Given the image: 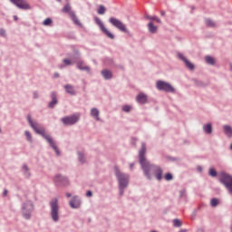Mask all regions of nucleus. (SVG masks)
Returning a JSON list of instances; mask_svg holds the SVG:
<instances>
[{"instance_id": "obj_1", "label": "nucleus", "mask_w": 232, "mask_h": 232, "mask_svg": "<svg viewBox=\"0 0 232 232\" xmlns=\"http://www.w3.org/2000/svg\"><path fill=\"white\" fill-rule=\"evenodd\" d=\"M27 119H28V122H29L31 128H33V130L35 131V133H38V135H42V137H44V139H45V140H47V142L50 144V146L55 151L56 155H60L59 149L57 148V145H55V142L52 139V136H50V135L46 134V132H44V128H43V126H41L39 123L32 121V117L30 115L27 117Z\"/></svg>"}, {"instance_id": "obj_2", "label": "nucleus", "mask_w": 232, "mask_h": 232, "mask_svg": "<svg viewBox=\"0 0 232 232\" xmlns=\"http://www.w3.org/2000/svg\"><path fill=\"white\" fill-rule=\"evenodd\" d=\"M144 155H146V144L142 143L141 149L139 153L140 164L142 167L145 176L147 177V179H151V175H150V171H151V168H153V165L148 162Z\"/></svg>"}, {"instance_id": "obj_3", "label": "nucleus", "mask_w": 232, "mask_h": 232, "mask_svg": "<svg viewBox=\"0 0 232 232\" xmlns=\"http://www.w3.org/2000/svg\"><path fill=\"white\" fill-rule=\"evenodd\" d=\"M114 171L119 181L120 195H124V188H128L130 176H128L127 174L121 173V171L119 169L118 167H115Z\"/></svg>"}, {"instance_id": "obj_4", "label": "nucleus", "mask_w": 232, "mask_h": 232, "mask_svg": "<svg viewBox=\"0 0 232 232\" xmlns=\"http://www.w3.org/2000/svg\"><path fill=\"white\" fill-rule=\"evenodd\" d=\"M109 23L117 28V30H120V32H123V34H130L128 27H126V24H124V23H122L121 20L115 17H111L109 19Z\"/></svg>"}, {"instance_id": "obj_5", "label": "nucleus", "mask_w": 232, "mask_h": 232, "mask_svg": "<svg viewBox=\"0 0 232 232\" xmlns=\"http://www.w3.org/2000/svg\"><path fill=\"white\" fill-rule=\"evenodd\" d=\"M50 206L52 218L54 222H57V220H59V202L57 199H52Z\"/></svg>"}, {"instance_id": "obj_6", "label": "nucleus", "mask_w": 232, "mask_h": 232, "mask_svg": "<svg viewBox=\"0 0 232 232\" xmlns=\"http://www.w3.org/2000/svg\"><path fill=\"white\" fill-rule=\"evenodd\" d=\"M156 88L161 92H168L169 93H174L175 88L171 86L169 82L158 81L156 83Z\"/></svg>"}, {"instance_id": "obj_7", "label": "nucleus", "mask_w": 232, "mask_h": 232, "mask_svg": "<svg viewBox=\"0 0 232 232\" xmlns=\"http://www.w3.org/2000/svg\"><path fill=\"white\" fill-rule=\"evenodd\" d=\"M62 122L64 124V126H73V124L79 122V115L74 114L72 116L63 117L62 118Z\"/></svg>"}, {"instance_id": "obj_8", "label": "nucleus", "mask_w": 232, "mask_h": 232, "mask_svg": "<svg viewBox=\"0 0 232 232\" xmlns=\"http://www.w3.org/2000/svg\"><path fill=\"white\" fill-rule=\"evenodd\" d=\"M220 182L226 186L227 189L232 195V177L227 174H222L220 178Z\"/></svg>"}, {"instance_id": "obj_9", "label": "nucleus", "mask_w": 232, "mask_h": 232, "mask_svg": "<svg viewBox=\"0 0 232 232\" xmlns=\"http://www.w3.org/2000/svg\"><path fill=\"white\" fill-rule=\"evenodd\" d=\"M62 12H63V14H69L71 19L75 24H81L79 19H77V16L75 15V13L72 11V6H70V4L65 5L62 9Z\"/></svg>"}, {"instance_id": "obj_10", "label": "nucleus", "mask_w": 232, "mask_h": 232, "mask_svg": "<svg viewBox=\"0 0 232 232\" xmlns=\"http://www.w3.org/2000/svg\"><path fill=\"white\" fill-rule=\"evenodd\" d=\"M95 23L96 24H98V26L101 28L102 32H103V34L109 37V39H115V35H113V34H111L107 28L106 26H104V24H102V21H101V19H99L98 17L95 18Z\"/></svg>"}, {"instance_id": "obj_11", "label": "nucleus", "mask_w": 232, "mask_h": 232, "mask_svg": "<svg viewBox=\"0 0 232 232\" xmlns=\"http://www.w3.org/2000/svg\"><path fill=\"white\" fill-rule=\"evenodd\" d=\"M13 5H15L17 8L21 10H30L31 6L26 0H10Z\"/></svg>"}, {"instance_id": "obj_12", "label": "nucleus", "mask_w": 232, "mask_h": 232, "mask_svg": "<svg viewBox=\"0 0 232 232\" xmlns=\"http://www.w3.org/2000/svg\"><path fill=\"white\" fill-rule=\"evenodd\" d=\"M34 211V204L31 201H27L23 206L24 217L28 220L30 218V212Z\"/></svg>"}, {"instance_id": "obj_13", "label": "nucleus", "mask_w": 232, "mask_h": 232, "mask_svg": "<svg viewBox=\"0 0 232 232\" xmlns=\"http://www.w3.org/2000/svg\"><path fill=\"white\" fill-rule=\"evenodd\" d=\"M178 57H179V59H181V61H183L187 66V68H188V70H195V65H193V63L191 62H189V60L186 59V57H184V55L182 53H179Z\"/></svg>"}, {"instance_id": "obj_14", "label": "nucleus", "mask_w": 232, "mask_h": 232, "mask_svg": "<svg viewBox=\"0 0 232 232\" xmlns=\"http://www.w3.org/2000/svg\"><path fill=\"white\" fill-rule=\"evenodd\" d=\"M136 100L140 104H146L148 102V96L144 93H140Z\"/></svg>"}, {"instance_id": "obj_15", "label": "nucleus", "mask_w": 232, "mask_h": 232, "mask_svg": "<svg viewBox=\"0 0 232 232\" xmlns=\"http://www.w3.org/2000/svg\"><path fill=\"white\" fill-rule=\"evenodd\" d=\"M70 206L72 208H77L81 206V201L77 197L72 198V200L70 201Z\"/></svg>"}, {"instance_id": "obj_16", "label": "nucleus", "mask_w": 232, "mask_h": 232, "mask_svg": "<svg viewBox=\"0 0 232 232\" xmlns=\"http://www.w3.org/2000/svg\"><path fill=\"white\" fill-rule=\"evenodd\" d=\"M51 99H52V102H49V108H53V106L57 104V93L52 92Z\"/></svg>"}, {"instance_id": "obj_17", "label": "nucleus", "mask_w": 232, "mask_h": 232, "mask_svg": "<svg viewBox=\"0 0 232 232\" xmlns=\"http://www.w3.org/2000/svg\"><path fill=\"white\" fill-rule=\"evenodd\" d=\"M64 89L70 95H75V89L73 88V86L67 84L64 86Z\"/></svg>"}, {"instance_id": "obj_18", "label": "nucleus", "mask_w": 232, "mask_h": 232, "mask_svg": "<svg viewBox=\"0 0 232 232\" xmlns=\"http://www.w3.org/2000/svg\"><path fill=\"white\" fill-rule=\"evenodd\" d=\"M223 130H224L225 135L227 137H232V128L231 127H229L228 125H225L223 127Z\"/></svg>"}, {"instance_id": "obj_19", "label": "nucleus", "mask_w": 232, "mask_h": 232, "mask_svg": "<svg viewBox=\"0 0 232 232\" xmlns=\"http://www.w3.org/2000/svg\"><path fill=\"white\" fill-rule=\"evenodd\" d=\"M148 29L150 34H157L158 27L155 26L151 22L149 23Z\"/></svg>"}, {"instance_id": "obj_20", "label": "nucleus", "mask_w": 232, "mask_h": 232, "mask_svg": "<svg viewBox=\"0 0 232 232\" xmlns=\"http://www.w3.org/2000/svg\"><path fill=\"white\" fill-rule=\"evenodd\" d=\"M54 182L55 184H61V182H66V179L61 175H56L54 177Z\"/></svg>"}, {"instance_id": "obj_21", "label": "nucleus", "mask_w": 232, "mask_h": 232, "mask_svg": "<svg viewBox=\"0 0 232 232\" xmlns=\"http://www.w3.org/2000/svg\"><path fill=\"white\" fill-rule=\"evenodd\" d=\"M91 115L92 117H94V119H96V121H100V118H99V110L95 109V108H92L91 110Z\"/></svg>"}, {"instance_id": "obj_22", "label": "nucleus", "mask_w": 232, "mask_h": 232, "mask_svg": "<svg viewBox=\"0 0 232 232\" xmlns=\"http://www.w3.org/2000/svg\"><path fill=\"white\" fill-rule=\"evenodd\" d=\"M102 75H103L104 79H111V72L108 70H103Z\"/></svg>"}, {"instance_id": "obj_23", "label": "nucleus", "mask_w": 232, "mask_h": 232, "mask_svg": "<svg viewBox=\"0 0 232 232\" xmlns=\"http://www.w3.org/2000/svg\"><path fill=\"white\" fill-rule=\"evenodd\" d=\"M203 130L206 133H211L213 131V128L211 127V124H207L203 127Z\"/></svg>"}, {"instance_id": "obj_24", "label": "nucleus", "mask_w": 232, "mask_h": 232, "mask_svg": "<svg viewBox=\"0 0 232 232\" xmlns=\"http://www.w3.org/2000/svg\"><path fill=\"white\" fill-rule=\"evenodd\" d=\"M205 61L208 64H212V65L215 64V58L211 56H206Z\"/></svg>"}, {"instance_id": "obj_25", "label": "nucleus", "mask_w": 232, "mask_h": 232, "mask_svg": "<svg viewBox=\"0 0 232 232\" xmlns=\"http://www.w3.org/2000/svg\"><path fill=\"white\" fill-rule=\"evenodd\" d=\"M78 68H79V70H85V72H90V67L84 66L82 64V62L78 63Z\"/></svg>"}, {"instance_id": "obj_26", "label": "nucleus", "mask_w": 232, "mask_h": 232, "mask_svg": "<svg viewBox=\"0 0 232 232\" xmlns=\"http://www.w3.org/2000/svg\"><path fill=\"white\" fill-rule=\"evenodd\" d=\"M205 23H206L207 26H210V27L216 26L215 22L212 21L211 19H206Z\"/></svg>"}, {"instance_id": "obj_27", "label": "nucleus", "mask_w": 232, "mask_h": 232, "mask_svg": "<svg viewBox=\"0 0 232 232\" xmlns=\"http://www.w3.org/2000/svg\"><path fill=\"white\" fill-rule=\"evenodd\" d=\"M106 12V7H104L103 5H100V7L98 8V14L100 15H102L103 14H105Z\"/></svg>"}, {"instance_id": "obj_28", "label": "nucleus", "mask_w": 232, "mask_h": 232, "mask_svg": "<svg viewBox=\"0 0 232 232\" xmlns=\"http://www.w3.org/2000/svg\"><path fill=\"white\" fill-rule=\"evenodd\" d=\"M147 19H150V21H156V23H162L160 21V18H159L157 16H147Z\"/></svg>"}, {"instance_id": "obj_29", "label": "nucleus", "mask_w": 232, "mask_h": 232, "mask_svg": "<svg viewBox=\"0 0 232 232\" xmlns=\"http://www.w3.org/2000/svg\"><path fill=\"white\" fill-rule=\"evenodd\" d=\"M218 204V199H217V198H212L211 199L210 205H211L212 208H217Z\"/></svg>"}, {"instance_id": "obj_30", "label": "nucleus", "mask_w": 232, "mask_h": 232, "mask_svg": "<svg viewBox=\"0 0 232 232\" xmlns=\"http://www.w3.org/2000/svg\"><path fill=\"white\" fill-rule=\"evenodd\" d=\"M173 224L175 227H180V226H182V221H180L179 219H174Z\"/></svg>"}, {"instance_id": "obj_31", "label": "nucleus", "mask_w": 232, "mask_h": 232, "mask_svg": "<svg viewBox=\"0 0 232 232\" xmlns=\"http://www.w3.org/2000/svg\"><path fill=\"white\" fill-rule=\"evenodd\" d=\"M156 179L158 180H161L162 179V170L160 169H158V173L156 174Z\"/></svg>"}, {"instance_id": "obj_32", "label": "nucleus", "mask_w": 232, "mask_h": 232, "mask_svg": "<svg viewBox=\"0 0 232 232\" xmlns=\"http://www.w3.org/2000/svg\"><path fill=\"white\" fill-rule=\"evenodd\" d=\"M44 26H50V24H52V20L50 18H46L44 23H43Z\"/></svg>"}, {"instance_id": "obj_33", "label": "nucleus", "mask_w": 232, "mask_h": 232, "mask_svg": "<svg viewBox=\"0 0 232 232\" xmlns=\"http://www.w3.org/2000/svg\"><path fill=\"white\" fill-rule=\"evenodd\" d=\"M25 137L28 142H32V134H30V131L28 130L25 131Z\"/></svg>"}, {"instance_id": "obj_34", "label": "nucleus", "mask_w": 232, "mask_h": 232, "mask_svg": "<svg viewBox=\"0 0 232 232\" xmlns=\"http://www.w3.org/2000/svg\"><path fill=\"white\" fill-rule=\"evenodd\" d=\"M78 159H79L80 162L84 163V154L83 153H79Z\"/></svg>"}, {"instance_id": "obj_35", "label": "nucleus", "mask_w": 232, "mask_h": 232, "mask_svg": "<svg viewBox=\"0 0 232 232\" xmlns=\"http://www.w3.org/2000/svg\"><path fill=\"white\" fill-rule=\"evenodd\" d=\"M209 175L210 177H217V170H215L214 169H210Z\"/></svg>"}, {"instance_id": "obj_36", "label": "nucleus", "mask_w": 232, "mask_h": 232, "mask_svg": "<svg viewBox=\"0 0 232 232\" xmlns=\"http://www.w3.org/2000/svg\"><path fill=\"white\" fill-rule=\"evenodd\" d=\"M173 179V175L171 173H167L165 175V180H172Z\"/></svg>"}, {"instance_id": "obj_37", "label": "nucleus", "mask_w": 232, "mask_h": 232, "mask_svg": "<svg viewBox=\"0 0 232 232\" xmlns=\"http://www.w3.org/2000/svg\"><path fill=\"white\" fill-rule=\"evenodd\" d=\"M122 110H123L124 111H126V112L130 111H131V106H130V105H124V106L122 107Z\"/></svg>"}, {"instance_id": "obj_38", "label": "nucleus", "mask_w": 232, "mask_h": 232, "mask_svg": "<svg viewBox=\"0 0 232 232\" xmlns=\"http://www.w3.org/2000/svg\"><path fill=\"white\" fill-rule=\"evenodd\" d=\"M63 63L64 64H66V66H70L71 64H73V63H72V61L68 59H64Z\"/></svg>"}, {"instance_id": "obj_39", "label": "nucleus", "mask_w": 232, "mask_h": 232, "mask_svg": "<svg viewBox=\"0 0 232 232\" xmlns=\"http://www.w3.org/2000/svg\"><path fill=\"white\" fill-rule=\"evenodd\" d=\"M0 35L5 37L6 35V31H5V29H0Z\"/></svg>"}, {"instance_id": "obj_40", "label": "nucleus", "mask_w": 232, "mask_h": 232, "mask_svg": "<svg viewBox=\"0 0 232 232\" xmlns=\"http://www.w3.org/2000/svg\"><path fill=\"white\" fill-rule=\"evenodd\" d=\"M92 193L91 190L87 191V193H86V196H87V197H92Z\"/></svg>"}, {"instance_id": "obj_41", "label": "nucleus", "mask_w": 232, "mask_h": 232, "mask_svg": "<svg viewBox=\"0 0 232 232\" xmlns=\"http://www.w3.org/2000/svg\"><path fill=\"white\" fill-rule=\"evenodd\" d=\"M23 169H24V171H28V166L24 165V166H23Z\"/></svg>"}, {"instance_id": "obj_42", "label": "nucleus", "mask_w": 232, "mask_h": 232, "mask_svg": "<svg viewBox=\"0 0 232 232\" xmlns=\"http://www.w3.org/2000/svg\"><path fill=\"white\" fill-rule=\"evenodd\" d=\"M3 195H4V197H6V195H8V190H4Z\"/></svg>"}, {"instance_id": "obj_43", "label": "nucleus", "mask_w": 232, "mask_h": 232, "mask_svg": "<svg viewBox=\"0 0 232 232\" xmlns=\"http://www.w3.org/2000/svg\"><path fill=\"white\" fill-rule=\"evenodd\" d=\"M66 197H68V198H70V197H72V194L66 193Z\"/></svg>"}, {"instance_id": "obj_44", "label": "nucleus", "mask_w": 232, "mask_h": 232, "mask_svg": "<svg viewBox=\"0 0 232 232\" xmlns=\"http://www.w3.org/2000/svg\"><path fill=\"white\" fill-rule=\"evenodd\" d=\"M133 166H134L133 163H131V164L130 165V169H133Z\"/></svg>"}, {"instance_id": "obj_45", "label": "nucleus", "mask_w": 232, "mask_h": 232, "mask_svg": "<svg viewBox=\"0 0 232 232\" xmlns=\"http://www.w3.org/2000/svg\"><path fill=\"white\" fill-rule=\"evenodd\" d=\"M17 19H18V18H17V15H14V21H17Z\"/></svg>"}, {"instance_id": "obj_46", "label": "nucleus", "mask_w": 232, "mask_h": 232, "mask_svg": "<svg viewBox=\"0 0 232 232\" xmlns=\"http://www.w3.org/2000/svg\"><path fill=\"white\" fill-rule=\"evenodd\" d=\"M161 15H166V12L162 11Z\"/></svg>"}, {"instance_id": "obj_47", "label": "nucleus", "mask_w": 232, "mask_h": 232, "mask_svg": "<svg viewBox=\"0 0 232 232\" xmlns=\"http://www.w3.org/2000/svg\"><path fill=\"white\" fill-rule=\"evenodd\" d=\"M34 95L35 99H37V92H34Z\"/></svg>"}, {"instance_id": "obj_48", "label": "nucleus", "mask_w": 232, "mask_h": 232, "mask_svg": "<svg viewBox=\"0 0 232 232\" xmlns=\"http://www.w3.org/2000/svg\"><path fill=\"white\" fill-rule=\"evenodd\" d=\"M179 232H188V230L182 229V230H180Z\"/></svg>"}, {"instance_id": "obj_49", "label": "nucleus", "mask_w": 232, "mask_h": 232, "mask_svg": "<svg viewBox=\"0 0 232 232\" xmlns=\"http://www.w3.org/2000/svg\"><path fill=\"white\" fill-rule=\"evenodd\" d=\"M54 77H59V73H54Z\"/></svg>"}, {"instance_id": "obj_50", "label": "nucleus", "mask_w": 232, "mask_h": 232, "mask_svg": "<svg viewBox=\"0 0 232 232\" xmlns=\"http://www.w3.org/2000/svg\"><path fill=\"white\" fill-rule=\"evenodd\" d=\"M198 169H199V171H202V168L198 167Z\"/></svg>"}, {"instance_id": "obj_51", "label": "nucleus", "mask_w": 232, "mask_h": 232, "mask_svg": "<svg viewBox=\"0 0 232 232\" xmlns=\"http://www.w3.org/2000/svg\"><path fill=\"white\" fill-rule=\"evenodd\" d=\"M230 150H232V144L230 145Z\"/></svg>"}]
</instances>
